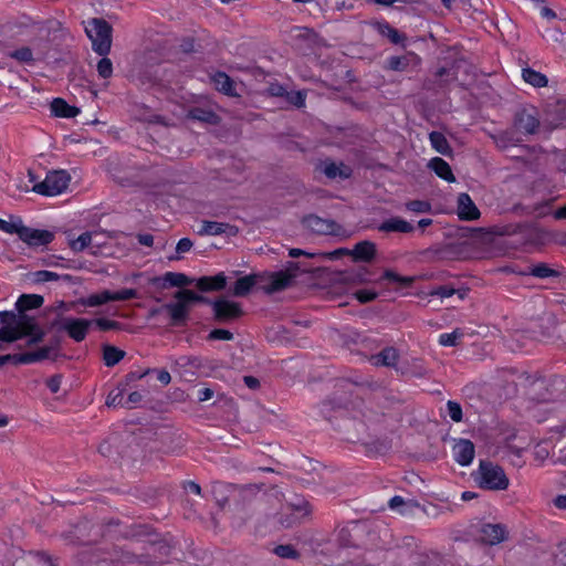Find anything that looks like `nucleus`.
Segmentation results:
<instances>
[{
  "label": "nucleus",
  "instance_id": "6ab92c4d",
  "mask_svg": "<svg viewBox=\"0 0 566 566\" xmlns=\"http://www.w3.org/2000/svg\"><path fill=\"white\" fill-rule=\"evenodd\" d=\"M454 460L462 467L472 463L475 454V448L471 440L460 439L453 447Z\"/></svg>",
  "mask_w": 566,
  "mask_h": 566
},
{
  "label": "nucleus",
  "instance_id": "b1692460",
  "mask_svg": "<svg viewBox=\"0 0 566 566\" xmlns=\"http://www.w3.org/2000/svg\"><path fill=\"white\" fill-rule=\"evenodd\" d=\"M187 118L209 125H219L221 122V117L214 111L198 106L188 111Z\"/></svg>",
  "mask_w": 566,
  "mask_h": 566
},
{
  "label": "nucleus",
  "instance_id": "a211bd4d",
  "mask_svg": "<svg viewBox=\"0 0 566 566\" xmlns=\"http://www.w3.org/2000/svg\"><path fill=\"white\" fill-rule=\"evenodd\" d=\"M21 240L29 247L48 245L54 239L53 232L49 230H39L25 227Z\"/></svg>",
  "mask_w": 566,
  "mask_h": 566
},
{
  "label": "nucleus",
  "instance_id": "5701e85b",
  "mask_svg": "<svg viewBox=\"0 0 566 566\" xmlns=\"http://www.w3.org/2000/svg\"><path fill=\"white\" fill-rule=\"evenodd\" d=\"M386 63V67L388 70L403 72L408 69L410 64L418 65L420 63V57L413 52H408L407 54L401 56H390L387 59Z\"/></svg>",
  "mask_w": 566,
  "mask_h": 566
},
{
  "label": "nucleus",
  "instance_id": "dca6fc26",
  "mask_svg": "<svg viewBox=\"0 0 566 566\" xmlns=\"http://www.w3.org/2000/svg\"><path fill=\"white\" fill-rule=\"evenodd\" d=\"M195 286L202 293L219 292L227 286V276L220 272L212 276H200L195 279Z\"/></svg>",
  "mask_w": 566,
  "mask_h": 566
},
{
  "label": "nucleus",
  "instance_id": "423d86ee",
  "mask_svg": "<svg viewBox=\"0 0 566 566\" xmlns=\"http://www.w3.org/2000/svg\"><path fill=\"white\" fill-rule=\"evenodd\" d=\"M92 321L87 318L62 317L60 313L48 323L49 331H64L73 340L81 343L86 338Z\"/></svg>",
  "mask_w": 566,
  "mask_h": 566
},
{
  "label": "nucleus",
  "instance_id": "bb28decb",
  "mask_svg": "<svg viewBox=\"0 0 566 566\" xmlns=\"http://www.w3.org/2000/svg\"><path fill=\"white\" fill-rule=\"evenodd\" d=\"M233 234L237 232V228L226 223V222H217V221H202V227L198 231L199 235H220L222 233L228 232Z\"/></svg>",
  "mask_w": 566,
  "mask_h": 566
},
{
  "label": "nucleus",
  "instance_id": "bf43d9fd",
  "mask_svg": "<svg viewBox=\"0 0 566 566\" xmlns=\"http://www.w3.org/2000/svg\"><path fill=\"white\" fill-rule=\"evenodd\" d=\"M447 409H448L449 417L454 422L462 421L463 413H462V408H461L460 403H458L457 401H453V400H449L447 402Z\"/></svg>",
  "mask_w": 566,
  "mask_h": 566
},
{
  "label": "nucleus",
  "instance_id": "a19ab883",
  "mask_svg": "<svg viewBox=\"0 0 566 566\" xmlns=\"http://www.w3.org/2000/svg\"><path fill=\"white\" fill-rule=\"evenodd\" d=\"M380 280H385L389 283L398 284L400 287L407 289L413 284L416 279L413 276H402L396 273L394 270L387 269L384 271Z\"/></svg>",
  "mask_w": 566,
  "mask_h": 566
},
{
  "label": "nucleus",
  "instance_id": "4468645a",
  "mask_svg": "<svg viewBox=\"0 0 566 566\" xmlns=\"http://www.w3.org/2000/svg\"><path fill=\"white\" fill-rule=\"evenodd\" d=\"M457 213L460 220L474 221L481 216L478 207L467 192H461L458 196Z\"/></svg>",
  "mask_w": 566,
  "mask_h": 566
},
{
  "label": "nucleus",
  "instance_id": "2eb2a0df",
  "mask_svg": "<svg viewBox=\"0 0 566 566\" xmlns=\"http://www.w3.org/2000/svg\"><path fill=\"white\" fill-rule=\"evenodd\" d=\"M482 542L488 545H496L507 538V530L503 524L486 523L481 527Z\"/></svg>",
  "mask_w": 566,
  "mask_h": 566
},
{
  "label": "nucleus",
  "instance_id": "8fccbe9b",
  "mask_svg": "<svg viewBox=\"0 0 566 566\" xmlns=\"http://www.w3.org/2000/svg\"><path fill=\"white\" fill-rule=\"evenodd\" d=\"M463 332L455 328L451 333H443L439 336V344L442 346H457L458 340L463 337Z\"/></svg>",
  "mask_w": 566,
  "mask_h": 566
},
{
  "label": "nucleus",
  "instance_id": "412c9836",
  "mask_svg": "<svg viewBox=\"0 0 566 566\" xmlns=\"http://www.w3.org/2000/svg\"><path fill=\"white\" fill-rule=\"evenodd\" d=\"M376 253V244L368 240L357 242L350 250V256L354 262H371Z\"/></svg>",
  "mask_w": 566,
  "mask_h": 566
},
{
  "label": "nucleus",
  "instance_id": "774afa93",
  "mask_svg": "<svg viewBox=\"0 0 566 566\" xmlns=\"http://www.w3.org/2000/svg\"><path fill=\"white\" fill-rule=\"evenodd\" d=\"M62 382V375L55 374L45 380V385L52 394H56L60 390Z\"/></svg>",
  "mask_w": 566,
  "mask_h": 566
},
{
  "label": "nucleus",
  "instance_id": "680f3d73",
  "mask_svg": "<svg viewBox=\"0 0 566 566\" xmlns=\"http://www.w3.org/2000/svg\"><path fill=\"white\" fill-rule=\"evenodd\" d=\"M23 353L18 354H7L0 356V367L12 364V365H24V359H22Z\"/></svg>",
  "mask_w": 566,
  "mask_h": 566
},
{
  "label": "nucleus",
  "instance_id": "cd10ccee",
  "mask_svg": "<svg viewBox=\"0 0 566 566\" xmlns=\"http://www.w3.org/2000/svg\"><path fill=\"white\" fill-rule=\"evenodd\" d=\"M80 108L66 103L65 99L56 97L51 102V113L55 117L73 118L80 114Z\"/></svg>",
  "mask_w": 566,
  "mask_h": 566
},
{
  "label": "nucleus",
  "instance_id": "0e129e2a",
  "mask_svg": "<svg viewBox=\"0 0 566 566\" xmlns=\"http://www.w3.org/2000/svg\"><path fill=\"white\" fill-rule=\"evenodd\" d=\"M377 293L373 290H359L355 292V297L361 303L366 304L377 298Z\"/></svg>",
  "mask_w": 566,
  "mask_h": 566
},
{
  "label": "nucleus",
  "instance_id": "c9c22d12",
  "mask_svg": "<svg viewBox=\"0 0 566 566\" xmlns=\"http://www.w3.org/2000/svg\"><path fill=\"white\" fill-rule=\"evenodd\" d=\"M14 325L19 328L22 338L27 337V334L34 331L35 327L40 326L36 318L27 314L25 312H17L15 313V323Z\"/></svg>",
  "mask_w": 566,
  "mask_h": 566
},
{
  "label": "nucleus",
  "instance_id": "aec40b11",
  "mask_svg": "<svg viewBox=\"0 0 566 566\" xmlns=\"http://www.w3.org/2000/svg\"><path fill=\"white\" fill-rule=\"evenodd\" d=\"M396 371L407 378H426L429 376V370L420 358L400 364L399 367H396Z\"/></svg>",
  "mask_w": 566,
  "mask_h": 566
},
{
  "label": "nucleus",
  "instance_id": "ddd939ff",
  "mask_svg": "<svg viewBox=\"0 0 566 566\" xmlns=\"http://www.w3.org/2000/svg\"><path fill=\"white\" fill-rule=\"evenodd\" d=\"M374 273L365 265L350 268L338 273V281L346 284H363L373 281Z\"/></svg>",
  "mask_w": 566,
  "mask_h": 566
},
{
  "label": "nucleus",
  "instance_id": "4be33fe9",
  "mask_svg": "<svg viewBox=\"0 0 566 566\" xmlns=\"http://www.w3.org/2000/svg\"><path fill=\"white\" fill-rule=\"evenodd\" d=\"M399 360V353L398 350L392 346H387L382 348L379 353L371 355L370 363L374 366H384V367H390L395 368L399 367L398 365Z\"/></svg>",
  "mask_w": 566,
  "mask_h": 566
},
{
  "label": "nucleus",
  "instance_id": "7ed1b4c3",
  "mask_svg": "<svg viewBox=\"0 0 566 566\" xmlns=\"http://www.w3.org/2000/svg\"><path fill=\"white\" fill-rule=\"evenodd\" d=\"M471 476L483 490L504 491L510 484L504 469L489 460H480L478 470L472 472Z\"/></svg>",
  "mask_w": 566,
  "mask_h": 566
},
{
  "label": "nucleus",
  "instance_id": "864d4df0",
  "mask_svg": "<svg viewBox=\"0 0 566 566\" xmlns=\"http://www.w3.org/2000/svg\"><path fill=\"white\" fill-rule=\"evenodd\" d=\"M49 329L43 328L41 325L35 327L34 331L27 334L28 340L27 346L31 347L34 345H38L44 340V337L46 335V332Z\"/></svg>",
  "mask_w": 566,
  "mask_h": 566
},
{
  "label": "nucleus",
  "instance_id": "ea45409f",
  "mask_svg": "<svg viewBox=\"0 0 566 566\" xmlns=\"http://www.w3.org/2000/svg\"><path fill=\"white\" fill-rule=\"evenodd\" d=\"M126 353L116 346L113 345H104L103 346V359L104 364L107 367H114L117 365L124 357Z\"/></svg>",
  "mask_w": 566,
  "mask_h": 566
},
{
  "label": "nucleus",
  "instance_id": "2f4dec72",
  "mask_svg": "<svg viewBox=\"0 0 566 566\" xmlns=\"http://www.w3.org/2000/svg\"><path fill=\"white\" fill-rule=\"evenodd\" d=\"M44 303V297L39 294H22L15 302L17 312H28L40 308Z\"/></svg>",
  "mask_w": 566,
  "mask_h": 566
},
{
  "label": "nucleus",
  "instance_id": "393cba45",
  "mask_svg": "<svg viewBox=\"0 0 566 566\" xmlns=\"http://www.w3.org/2000/svg\"><path fill=\"white\" fill-rule=\"evenodd\" d=\"M378 231L380 232H400V233H410L415 230V227L400 217H392L382 221L378 227Z\"/></svg>",
  "mask_w": 566,
  "mask_h": 566
},
{
  "label": "nucleus",
  "instance_id": "6e6d98bb",
  "mask_svg": "<svg viewBox=\"0 0 566 566\" xmlns=\"http://www.w3.org/2000/svg\"><path fill=\"white\" fill-rule=\"evenodd\" d=\"M134 298H138V292L135 289H122L115 292L112 291L113 302L129 301Z\"/></svg>",
  "mask_w": 566,
  "mask_h": 566
},
{
  "label": "nucleus",
  "instance_id": "f704fd0d",
  "mask_svg": "<svg viewBox=\"0 0 566 566\" xmlns=\"http://www.w3.org/2000/svg\"><path fill=\"white\" fill-rule=\"evenodd\" d=\"M112 301V291L103 290L98 293L91 294L86 297H81L76 301V304L85 307H97Z\"/></svg>",
  "mask_w": 566,
  "mask_h": 566
},
{
  "label": "nucleus",
  "instance_id": "09e8293b",
  "mask_svg": "<svg viewBox=\"0 0 566 566\" xmlns=\"http://www.w3.org/2000/svg\"><path fill=\"white\" fill-rule=\"evenodd\" d=\"M30 277L33 283L41 284L51 281L57 282L59 274L46 270H40L30 273Z\"/></svg>",
  "mask_w": 566,
  "mask_h": 566
},
{
  "label": "nucleus",
  "instance_id": "e433bc0d",
  "mask_svg": "<svg viewBox=\"0 0 566 566\" xmlns=\"http://www.w3.org/2000/svg\"><path fill=\"white\" fill-rule=\"evenodd\" d=\"M429 139L431 143L432 148L443 155V156H451L453 150L447 139V137L441 133L433 130L429 134Z\"/></svg>",
  "mask_w": 566,
  "mask_h": 566
},
{
  "label": "nucleus",
  "instance_id": "a878e982",
  "mask_svg": "<svg viewBox=\"0 0 566 566\" xmlns=\"http://www.w3.org/2000/svg\"><path fill=\"white\" fill-rule=\"evenodd\" d=\"M323 165H324L323 172L325 174V176L328 179H336V178L347 179L353 174L352 168L343 163L337 165L333 160L327 159L323 163Z\"/></svg>",
  "mask_w": 566,
  "mask_h": 566
},
{
  "label": "nucleus",
  "instance_id": "f03ea898",
  "mask_svg": "<svg viewBox=\"0 0 566 566\" xmlns=\"http://www.w3.org/2000/svg\"><path fill=\"white\" fill-rule=\"evenodd\" d=\"M287 270L293 271V273L284 271L252 273V275L255 276V287L262 290L266 294H273L290 286L292 280L296 276L295 271H301L303 273H311L314 271L313 268L307 266L305 263L293 261L289 262Z\"/></svg>",
  "mask_w": 566,
  "mask_h": 566
},
{
  "label": "nucleus",
  "instance_id": "58836bf2",
  "mask_svg": "<svg viewBox=\"0 0 566 566\" xmlns=\"http://www.w3.org/2000/svg\"><path fill=\"white\" fill-rule=\"evenodd\" d=\"M522 77L526 83L538 88L545 87L548 83V80L545 74L535 71L528 66L522 70Z\"/></svg>",
  "mask_w": 566,
  "mask_h": 566
},
{
  "label": "nucleus",
  "instance_id": "49530a36",
  "mask_svg": "<svg viewBox=\"0 0 566 566\" xmlns=\"http://www.w3.org/2000/svg\"><path fill=\"white\" fill-rule=\"evenodd\" d=\"M273 553L281 558L297 559L300 552L292 544H281L274 547Z\"/></svg>",
  "mask_w": 566,
  "mask_h": 566
},
{
  "label": "nucleus",
  "instance_id": "1a4fd4ad",
  "mask_svg": "<svg viewBox=\"0 0 566 566\" xmlns=\"http://www.w3.org/2000/svg\"><path fill=\"white\" fill-rule=\"evenodd\" d=\"M538 112L534 106L517 109L513 117V127L523 135H534L539 128Z\"/></svg>",
  "mask_w": 566,
  "mask_h": 566
},
{
  "label": "nucleus",
  "instance_id": "473e14b6",
  "mask_svg": "<svg viewBox=\"0 0 566 566\" xmlns=\"http://www.w3.org/2000/svg\"><path fill=\"white\" fill-rule=\"evenodd\" d=\"M235 490V486L230 483L224 482H213L211 488V493L213 495V499L216 500V503L220 509H224L226 505L229 502V495L228 493Z\"/></svg>",
  "mask_w": 566,
  "mask_h": 566
},
{
  "label": "nucleus",
  "instance_id": "9b49d317",
  "mask_svg": "<svg viewBox=\"0 0 566 566\" xmlns=\"http://www.w3.org/2000/svg\"><path fill=\"white\" fill-rule=\"evenodd\" d=\"M195 279L187 276L184 273L166 272L164 275L154 276L149 280V284L159 289L166 290L170 287H186L193 284Z\"/></svg>",
  "mask_w": 566,
  "mask_h": 566
},
{
  "label": "nucleus",
  "instance_id": "f257e3e1",
  "mask_svg": "<svg viewBox=\"0 0 566 566\" xmlns=\"http://www.w3.org/2000/svg\"><path fill=\"white\" fill-rule=\"evenodd\" d=\"M322 413L332 421L331 411H334L336 423L335 429L342 434V439L350 443H361L364 446H373L377 453H384L389 450L390 446L385 440H369L368 427L364 420L346 416V407L336 398H329L322 403Z\"/></svg>",
  "mask_w": 566,
  "mask_h": 566
},
{
  "label": "nucleus",
  "instance_id": "c85d7f7f",
  "mask_svg": "<svg viewBox=\"0 0 566 566\" xmlns=\"http://www.w3.org/2000/svg\"><path fill=\"white\" fill-rule=\"evenodd\" d=\"M374 28L380 35L388 38L392 44H402L407 39L403 33L391 27L387 21H376Z\"/></svg>",
  "mask_w": 566,
  "mask_h": 566
},
{
  "label": "nucleus",
  "instance_id": "3c124183",
  "mask_svg": "<svg viewBox=\"0 0 566 566\" xmlns=\"http://www.w3.org/2000/svg\"><path fill=\"white\" fill-rule=\"evenodd\" d=\"M92 242V233L86 231L78 235L77 239L70 242V247L74 252H81Z\"/></svg>",
  "mask_w": 566,
  "mask_h": 566
},
{
  "label": "nucleus",
  "instance_id": "79ce46f5",
  "mask_svg": "<svg viewBox=\"0 0 566 566\" xmlns=\"http://www.w3.org/2000/svg\"><path fill=\"white\" fill-rule=\"evenodd\" d=\"M450 70L446 66L439 67L434 73V81L428 80L424 83V88L427 90H434V88H442L444 87L450 80L444 78L446 76H449Z\"/></svg>",
  "mask_w": 566,
  "mask_h": 566
},
{
  "label": "nucleus",
  "instance_id": "7c9ffc66",
  "mask_svg": "<svg viewBox=\"0 0 566 566\" xmlns=\"http://www.w3.org/2000/svg\"><path fill=\"white\" fill-rule=\"evenodd\" d=\"M428 167L432 171H434V174L438 177H440L441 179H443L448 182L455 181V177L452 172V169H451L450 165L444 159H442L440 157H434L429 161Z\"/></svg>",
  "mask_w": 566,
  "mask_h": 566
},
{
  "label": "nucleus",
  "instance_id": "37998d69",
  "mask_svg": "<svg viewBox=\"0 0 566 566\" xmlns=\"http://www.w3.org/2000/svg\"><path fill=\"white\" fill-rule=\"evenodd\" d=\"M52 350L53 346H43L38 350L23 353L22 359H24V365L48 359Z\"/></svg>",
  "mask_w": 566,
  "mask_h": 566
},
{
  "label": "nucleus",
  "instance_id": "4d7b16f0",
  "mask_svg": "<svg viewBox=\"0 0 566 566\" xmlns=\"http://www.w3.org/2000/svg\"><path fill=\"white\" fill-rule=\"evenodd\" d=\"M234 335L232 332L224 328H214L207 335L208 342L213 340H232Z\"/></svg>",
  "mask_w": 566,
  "mask_h": 566
},
{
  "label": "nucleus",
  "instance_id": "c756f323",
  "mask_svg": "<svg viewBox=\"0 0 566 566\" xmlns=\"http://www.w3.org/2000/svg\"><path fill=\"white\" fill-rule=\"evenodd\" d=\"M255 276L252 274L239 277L233 285L229 289V292L235 297H245L255 287Z\"/></svg>",
  "mask_w": 566,
  "mask_h": 566
},
{
  "label": "nucleus",
  "instance_id": "de8ad7c7",
  "mask_svg": "<svg viewBox=\"0 0 566 566\" xmlns=\"http://www.w3.org/2000/svg\"><path fill=\"white\" fill-rule=\"evenodd\" d=\"M9 56L20 63L33 64L34 62L33 52L29 46H22L12 51L9 53Z\"/></svg>",
  "mask_w": 566,
  "mask_h": 566
},
{
  "label": "nucleus",
  "instance_id": "0eeeda50",
  "mask_svg": "<svg viewBox=\"0 0 566 566\" xmlns=\"http://www.w3.org/2000/svg\"><path fill=\"white\" fill-rule=\"evenodd\" d=\"M71 176L66 170H52L43 181L33 185L32 190L39 195L52 197L66 190Z\"/></svg>",
  "mask_w": 566,
  "mask_h": 566
},
{
  "label": "nucleus",
  "instance_id": "6e6552de",
  "mask_svg": "<svg viewBox=\"0 0 566 566\" xmlns=\"http://www.w3.org/2000/svg\"><path fill=\"white\" fill-rule=\"evenodd\" d=\"M244 311L239 302L229 300L224 296L216 297L212 311V319L217 324H232L239 321Z\"/></svg>",
  "mask_w": 566,
  "mask_h": 566
},
{
  "label": "nucleus",
  "instance_id": "e2e57ef3",
  "mask_svg": "<svg viewBox=\"0 0 566 566\" xmlns=\"http://www.w3.org/2000/svg\"><path fill=\"white\" fill-rule=\"evenodd\" d=\"M457 293V290L451 285H440L430 292L431 296H439L441 298L451 297Z\"/></svg>",
  "mask_w": 566,
  "mask_h": 566
},
{
  "label": "nucleus",
  "instance_id": "f3484780",
  "mask_svg": "<svg viewBox=\"0 0 566 566\" xmlns=\"http://www.w3.org/2000/svg\"><path fill=\"white\" fill-rule=\"evenodd\" d=\"M293 512L289 514L282 513L280 515V524L283 527H292L294 524L301 522V518L307 516L311 513V505L307 501H301L298 504H292Z\"/></svg>",
  "mask_w": 566,
  "mask_h": 566
},
{
  "label": "nucleus",
  "instance_id": "052dcab7",
  "mask_svg": "<svg viewBox=\"0 0 566 566\" xmlns=\"http://www.w3.org/2000/svg\"><path fill=\"white\" fill-rule=\"evenodd\" d=\"M344 255H350V250L347 248H338L331 252H319L317 253V258L321 260H338Z\"/></svg>",
  "mask_w": 566,
  "mask_h": 566
},
{
  "label": "nucleus",
  "instance_id": "69168bd1",
  "mask_svg": "<svg viewBox=\"0 0 566 566\" xmlns=\"http://www.w3.org/2000/svg\"><path fill=\"white\" fill-rule=\"evenodd\" d=\"M305 98H306V95L301 91L291 92L287 94L289 103H291L292 105H294L298 108L303 107L305 105Z\"/></svg>",
  "mask_w": 566,
  "mask_h": 566
},
{
  "label": "nucleus",
  "instance_id": "a18cd8bd",
  "mask_svg": "<svg viewBox=\"0 0 566 566\" xmlns=\"http://www.w3.org/2000/svg\"><path fill=\"white\" fill-rule=\"evenodd\" d=\"M91 321L92 325H95L102 332L123 329V324L117 321H112L105 317H98Z\"/></svg>",
  "mask_w": 566,
  "mask_h": 566
},
{
  "label": "nucleus",
  "instance_id": "603ef678",
  "mask_svg": "<svg viewBox=\"0 0 566 566\" xmlns=\"http://www.w3.org/2000/svg\"><path fill=\"white\" fill-rule=\"evenodd\" d=\"M406 208L415 213H428L432 210L431 203L427 200H410L406 203Z\"/></svg>",
  "mask_w": 566,
  "mask_h": 566
},
{
  "label": "nucleus",
  "instance_id": "338daca9",
  "mask_svg": "<svg viewBox=\"0 0 566 566\" xmlns=\"http://www.w3.org/2000/svg\"><path fill=\"white\" fill-rule=\"evenodd\" d=\"M554 560L557 564L566 566V542H559L554 553Z\"/></svg>",
  "mask_w": 566,
  "mask_h": 566
},
{
  "label": "nucleus",
  "instance_id": "4c0bfd02",
  "mask_svg": "<svg viewBox=\"0 0 566 566\" xmlns=\"http://www.w3.org/2000/svg\"><path fill=\"white\" fill-rule=\"evenodd\" d=\"M528 275L538 279H548L560 276V272L552 269L547 263L539 262L536 264H528Z\"/></svg>",
  "mask_w": 566,
  "mask_h": 566
},
{
  "label": "nucleus",
  "instance_id": "5fc2aeb1",
  "mask_svg": "<svg viewBox=\"0 0 566 566\" xmlns=\"http://www.w3.org/2000/svg\"><path fill=\"white\" fill-rule=\"evenodd\" d=\"M96 69L102 78H109L113 75V63L106 55L102 56Z\"/></svg>",
  "mask_w": 566,
  "mask_h": 566
},
{
  "label": "nucleus",
  "instance_id": "20e7f679",
  "mask_svg": "<svg viewBox=\"0 0 566 566\" xmlns=\"http://www.w3.org/2000/svg\"><path fill=\"white\" fill-rule=\"evenodd\" d=\"M85 33L91 40L95 53L104 56L111 52L113 27L105 19H88L85 24Z\"/></svg>",
  "mask_w": 566,
  "mask_h": 566
},
{
  "label": "nucleus",
  "instance_id": "f8f14e48",
  "mask_svg": "<svg viewBox=\"0 0 566 566\" xmlns=\"http://www.w3.org/2000/svg\"><path fill=\"white\" fill-rule=\"evenodd\" d=\"M302 224L316 234H337V230L340 229L336 221L323 219L316 214L305 216Z\"/></svg>",
  "mask_w": 566,
  "mask_h": 566
},
{
  "label": "nucleus",
  "instance_id": "c03bdc74",
  "mask_svg": "<svg viewBox=\"0 0 566 566\" xmlns=\"http://www.w3.org/2000/svg\"><path fill=\"white\" fill-rule=\"evenodd\" d=\"M126 392V387L123 382H120L115 389L111 390L106 398L107 407H124V394Z\"/></svg>",
  "mask_w": 566,
  "mask_h": 566
},
{
  "label": "nucleus",
  "instance_id": "72a5a7b5",
  "mask_svg": "<svg viewBox=\"0 0 566 566\" xmlns=\"http://www.w3.org/2000/svg\"><path fill=\"white\" fill-rule=\"evenodd\" d=\"M212 82L216 88L228 96H237L235 85L233 80L224 72H217L212 76Z\"/></svg>",
  "mask_w": 566,
  "mask_h": 566
},
{
  "label": "nucleus",
  "instance_id": "9d476101",
  "mask_svg": "<svg viewBox=\"0 0 566 566\" xmlns=\"http://www.w3.org/2000/svg\"><path fill=\"white\" fill-rule=\"evenodd\" d=\"M544 123L552 129L557 128L566 119V98H551L544 107Z\"/></svg>",
  "mask_w": 566,
  "mask_h": 566
},
{
  "label": "nucleus",
  "instance_id": "39448f33",
  "mask_svg": "<svg viewBox=\"0 0 566 566\" xmlns=\"http://www.w3.org/2000/svg\"><path fill=\"white\" fill-rule=\"evenodd\" d=\"M197 296L198 293L184 287L174 294L176 302L164 304V308L169 314L171 326H186L189 319L190 305L197 303Z\"/></svg>",
  "mask_w": 566,
  "mask_h": 566
},
{
  "label": "nucleus",
  "instance_id": "13d9d810",
  "mask_svg": "<svg viewBox=\"0 0 566 566\" xmlns=\"http://www.w3.org/2000/svg\"><path fill=\"white\" fill-rule=\"evenodd\" d=\"M25 227L21 219H19L18 222H8L4 220V223L2 226V231L9 234H18L19 239L21 240L23 230H25Z\"/></svg>",
  "mask_w": 566,
  "mask_h": 566
}]
</instances>
